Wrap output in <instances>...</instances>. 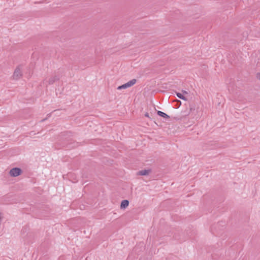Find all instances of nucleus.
<instances>
[{"label": "nucleus", "instance_id": "423d86ee", "mask_svg": "<svg viewBox=\"0 0 260 260\" xmlns=\"http://www.w3.org/2000/svg\"><path fill=\"white\" fill-rule=\"evenodd\" d=\"M157 114L161 116V117H162L164 118H169V116L166 114V113H164L163 112H161L160 111H157Z\"/></svg>", "mask_w": 260, "mask_h": 260}, {"label": "nucleus", "instance_id": "f257e3e1", "mask_svg": "<svg viewBox=\"0 0 260 260\" xmlns=\"http://www.w3.org/2000/svg\"><path fill=\"white\" fill-rule=\"evenodd\" d=\"M136 83V80L134 79H132L127 83L119 86L117 87L118 90H121L122 89H126L133 86Z\"/></svg>", "mask_w": 260, "mask_h": 260}, {"label": "nucleus", "instance_id": "f03ea898", "mask_svg": "<svg viewBox=\"0 0 260 260\" xmlns=\"http://www.w3.org/2000/svg\"><path fill=\"white\" fill-rule=\"evenodd\" d=\"M21 173V170L18 168H13L9 172V174L12 177H17L20 175Z\"/></svg>", "mask_w": 260, "mask_h": 260}, {"label": "nucleus", "instance_id": "7ed1b4c3", "mask_svg": "<svg viewBox=\"0 0 260 260\" xmlns=\"http://www.w3.org/2000/svg\"><path fill=\"white\" fill-rule=\"evenodd\" d=\"M22 76L21 71L19 67L17 68L14 73V74L13 75V78L17 80L19 79Z\"/></svg>", "mask_w": 260, "mask_h": 260}, {"label": "nucleus", "instance_id": "6e6552de", "mask_svg": "<svg viewBox=\"0 0 260 260\" xmlns=\"http://www.w3.org/2000/svg\"><path fill=\"white\" fill-rule=\"evenodd\" d=\"M58 80V78H57L56 76H54V77H52L51 78H50L49 80H48V82H49V84H52L55 81Z\"/></svg>", "mask_w": 260, "mask_h": 260}, {"label": "nucleus", "instance_id": "20e7f679", "mask_svg": "<svg viewBox=\"0 0 260 260\" xmlns=\"http://www.w3.org/2000/svg\"><path fill=\"white\" fill-rule=\"evenodd\" d=\"M150 172H151V170H149V169L143 170L139 171L137 173V174L139 175H141V176H146V175H148Z\"/></svg>", "mask_w": 260, "mask_h": 260}, {"label": "nucleus", "instance_id": "9d476101", "mask_svg": "<svg viewBox=\"0 0 260 260\" xmlns=\"http://www.w3.org/2000/svg\"><path fill=\"white\" fill-rule=\"evenodd\" d=\"M145 116H146V117H149V114H148V113H146V114H145Z\"/></svg>", "mask_w": 260, "mask_h": 260}, {"label": "nucleus", "instance_id": "9b49d317", "mask_svg": "<svg viewBox=\"0 0 260 260\" xmlns=\"http://www.w3.org/2000/svg\"><path fill=\"white\" fill-rule=\"evenodd\" d=\"M257 77L260 79V73L258 74Z\"/></svg>", "mask_w": 260, "mask_h": 260}, {"label": "nucleus", "instance_id": "0eeeda50", "mask_svg": "<svg viewBox=\"0 0 260 260\" xmlns=\"http://www.w3.org/2000/svg\"><path fill=\"white\" fill-rule=\"evenodd\" d=\"M176 95L180 99H182V100H183L184 101H185L187 100V99L185 97V96L184 95L181 93H177Z\"/></svg>", "mask_w": 260, "mask_h": 260}, {"label": "nucleus", "instance_id": "39448f33", "mask_svg": "<svg viewBox=\"0 0 260 260\" xmlns=\"http://www.w3.org/2000/svg\"><path fill=\"white\" fill-rule=\"evenodd\" d=\"M129 204V202L127 200H123L121 202V205H120V208L121 209H125L126 208Z\"/></svg>", "mask_w": 260, "mask_h": 260}, {"label": "nucleus", "instance_id": "1a4fd4ad", "mask_svg": "<svg viewBox=\"0 0 260 260\" xmlns=\"http://www.w3.org/2000/svg\"><path fill=\"white\" fill-rule=\"evenodd\" d=\"M182 94L184 95L185 94H188V92L186 91H183Z\"/></svg>", "mask_w": 260, "mask_h": 260}]
</instances>
